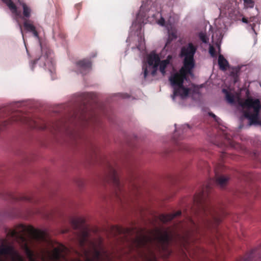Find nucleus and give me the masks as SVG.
<instances>
[{"label": "nucleus", "mask_w": 261, "mask_h": 261, "mask_svg": "<svg viewBox=\"0 0 261 261\" xmlns=\"http://www.w3.org/2000/svg\"><path fill=\"white\" fill-rule=\"evenodd\" d=\"M215 178L210 179L207 184L202 188V191L194 197V202L198 208L196 212L198 220L196 222L191 217H187V227L189 232L200 233V229L203 227L215 229L225 215L222 208L216 207L211 202H206V197L212 188L213 183L223 188L230 179L229 176L220 175L217 169H215Z\"/></svg>", "instance_id": "f257e3e1"}, {"label": "nucleus", "mask_w": 261, "mask_h": 261, "mask_svg": "<svg viewBox=\"0 0 261 261\" xmlns=\"http://www.w3.org/2000/svg\"><path fill=\"white\" fill-rule=\"evenodd\" d=\"M170 240V236L167 231H162L156 228L153 236L141 235L135 239V243L138 248H146L148 250L150 257L145 255V261H158L155 255L150 248L151 246H154L159 251L169 252L168 246Z\"/></svg>", "instance_id": "f03ea898"}, {"label": "nucleus", "mask_w": 261, "mask_h": 261, "mask_svg": "<svg viewBox=\"0 0 261 261\" xmlns=\"http://www.w3.org/2000/svg\"><path fill=\"white\" fill-rule=\"evenodd\" d=\"M84 220L80 218H71L70 223L74 230L80 229V234L78 236L79 244L82 248H84L85 245L89 243L93 247V250L91 252V257L89 255V251L84 249V254L86 261H103L105 258L108 257V254L102 246L101 243L99 244V248H97L95 245L88 240V231L83 228H81V226L84 223Z\"/></svg>", "instance_id": "7ed1b4c3"}, {"label": "nucleus", "mask_w": 261, "mask_h": 261, "mask_svg": "<svg viewBox=\"0 0 261 261\" xmlns=\"http://www.w3.org/2000/svg\"><path fill=\"white\" fill-rule=\"evenodd\" d=\"M197 47L192 42L188 43L183 46L180 50V56L184 58L183 66L179 70V72L185 74V72L189 73V75H193L192 70L195 67L194 55Z\"/></svg>", "instance_id": "20e7f679"}, {"label": "nucleus", "mask_w": 261, "mask_h": 261, "mask_svg": "<svg viewBox=\"0 0 261 261\" xmlns=\"http://www.w3.org/2000/svg\"><path fill=\"white\" fill-rule=\"evenodd\" d=\"M238 103L244 110V116L249 120V122L253 120L255 122L256 118L259 117L261 103L259 99L248 97L243 100L239 98Z\"/></svg>", "instance_id": "39448f33"}, {"label": "nucleus", "mask_w": 261, "mask_h": 261, "mask_svg": "<svg viewBox=\"0 0 261 261\" xmlns=\"http://www.w3.org/2000/svg\"><path fill=\"white\" fill-rule=\"evenodd\" d=\"M189 73L185 72V74L181 72H176L172 74L169 77V81L173 88V94L172 95V98L174 99L175 97L179 96L181 98L187 97L190 93V89L186 88L184 86L185 80H188L187 75Z\"/></svg>", "instance_id": "423d86ee"}, {"label": "nucleus", "mask_w": 261, "mask_h": 261, "mask_svg": "<svg viewBox=\"0 0 261 261\" xmlns=\"http://www.w3.org/2000/svg\"><path fill=\"white\" fill-rule=\"evenodd\" d=\"M238 0H227L219 6L220 15L233 20H240L242 16L239 8Z\"/></svg>", "instance_id": "0eeeda50"}, {"label": "nucleus", "mask_w": 261, "mask_h": 261, "mask_svg": "<svg viewBox=\"0 0 261 261\" xmlns=\"http://www.w3.org/2000/svg\"><path fill=\"white\" fill-rule=\"evenodd\" d=\"M108 173L105 180L108 183L113 185L117 197L121 200V195L123 192V188L120 181L118 175L116 170L110 165H108Z\"/></svg>", "instance_id": "6e6552de"}, {"label": "nucleus", "mask_w": 261, "mask_h": 261, "mask_svg": "<svg viewBox=\"0 0 261 261\" xmlns=\"http://www.w3.org/2000/svg\"><path fill=\"white\" fill-rule=\"evenodd\" d=\"M68 249L60 243H57V246L54 247L51 251H47L49 261H69L66 256Z\"/></svg>", "instance_id": "1a4fd4ad"}, {"label": "nucleus", "mask_w": 261, "mask_h": 261, "mask_svg": "<svg viewBox=\"0 0 261 261\" xmlns=\"http://www.w3.org/2000/svg\"><path fill=\"white\" fill-rule=\"evenodd\" d=\"M75 65L77 73L86 75L91 70L92 61L90 59H83L76 62Z\"/></svg>", "instance_id": "9d476101"}, {"label": "nucleus", "mask_w": 261, "mask_h": 261, "mask_svg": "<svg viewBox=\"0 0 261 261\" xmlns=\"http://www.w3.org/2000/svg\"><path fill=\"white\" fill-rule=\"evenodd\" d=\"M7 195H4V194H0V198H4L6 199H9L15 201H23L29 202L31 203H35L36 201L34 199L32 195H16L11 192H7Z\"/></svg>", "instance_id": "9b49d317"}, {"label": "nucleus", "mask_w": 261, "mask_h": 261, "mask_svg": "<svg viewBox=\"0 0 261 261\" xmlns=\"http://www.w3.org/2000/svg\"><path fill=\"white\" fill-rule=\"evenodd\" d=\"M160 58L158 55L151 53L147 57V62L149 66H151V74L154 76L157 72Z\"/></svg>", "instance_id": "f8f14e48"}, {"label": "nucleus", "mask_w": 261, "mask_h": 261, "mask_svg": "<svg viewBox=\"0 0 261 261\" xmlns=\"http://www.w3.org/2000/svg\"><path fill=\"white\" fill-rule=\"evenodd\" d=\"M42 55L39 57V58L36 59L34 61L35 63H37L38 61L40 60L42 62L44 66L51 62V58L50 57L51 51V50L46 48L42 47L41 46Z\"/></svg>", "instance_id": "ddd939ff"}, {"label": "nucleus", "mask_w": 261, "mask_h": 261, "mask_svg": "<svg viewBox=\"0 0 261 261\" xmlns=\"http://www.w3.org/2000/svg\"><path fill=\"white\" fill-rule=\"evenodd\" d=\"M181 215V212L180 211H178L175 213L169 214H161L159 216V219L160 221L163 223H166L169 221H171L174 218L179 216Z\"/></svg>", "instance_id": "4468645a"}, {"label": "nucleus", "mask_w": 261, "mask_h": 261, "mask_svg": "<svg viewBox=\"0 0 261 261\" xmlns=\"http://www.w3.org/2000/svg\"><path fill=\"white\" fill-rule=\"evenodd\" d=\"M23 27L24 29L29 32L33 33L34 37L39 38V34L35 27L33 25V22L30 20H25L23 22Z\"/></svg>", "instance_id": "2eb2a0df"}, {"label": "nucleus", "mask_w": 261, "mask_h": 261, "mask_svg": "<svg viewBox=\"0 0 261 261\" xmlns=\"http://www.w3.org/2000/svg\"><path fill=\"white\" fill-rule=\"evenodd\" d=\"M172 56L168 55L165 60L160 61L159 66V70L163 75H165L166 73V68L168 65L170 64L171 60H172Z\"/></svg>", "instance_id": "dca6fc26"}, {"label": "nucleus", "mask_w": 261, "mask_h": 261, "mask_svg": "<svg viewBox=\"0 0 261 261\" xmlns=\"http://www.w3.org/2000/svg\"><path fill=\"white\" fill-rule=\"evenodd\" d=\"M2 2L6 4L11 10L12 13L16 16H20V12L17 10L16 6L13 3L12 0H2Z\"/></svg>", "instance_id": "f3484780"}, {"label": "nucleus", "mask_w": 261, "mask_h": 261, "mask_svg": "<svg viewBox=\"0 0 261 261\" xmlns=\"http://www.w3.org/2000/svg\"><path fill=\"white\" fill-rule=\"evenodd\" d=\"M152 12H153V10H152V8H151V9H149L148 11L147 15L145 14L143 15V16L144 17H146V16L149 17L150 16H151L152 17L156 18L157 17V15H160V16H161V14L159 13V12H158L157 13H152ZM165 23L166 22H165L164 18L163 17L161 16L160 19L159 20H158V23L161 26H165Z\"/></svg>", "instance_id": "a211bd4d"}, {"label": "nucleus", "mask_w": 261, "mask_h": 261, "mask_svg": "<svg viewBox=\"0 0 261 261\" xmlns=\"http://www.w3.org/2000/svg\"><path fill=\"white\" fill-rule=\"evenodd\" d=\"M218 62L219 68L221 70L225 71L228 67L229 63L222 55H219Z\"/></svg>", "instance_id": "6ab92c4d"}, {"label": "nucleus", "mask_w": 261, "mask_h": 261, "mask_svg": "<svg viewBox=\"0 0 261 261\" xmlns=\"http://www.w3.org/2000/svg\"><path fill=\"white\" fill-rule=\"evenodd\" d=\"M222 92L225 94V98L226 101L230 104H234L236 100V96L231 92L227 89H223Z\"/></svg>", "instance_id": "aec40b11"}, {"label": "nucleus", "mask_w": 261, "mask_h": 261, "mask_svg": "<svg viewBox=\"0 0 261 261\" xmlns=\"http://www.w3.org/2000/svg\"><path fill=\"white\" fill-rule=\"evenodd\" d=\"M21 5L23 8V16H21L20 15V16L19 17H21L24 21L29 20L28 18L31 16V9L24 3H22Z\"/></svg>", "instance_id": "412c9836"}, {"label": "nucleus", "mask_w": 261, "mask_h": 261, "mask_svg": "<svg viewBox=\"0 0 261 261\" xmlns=\"http://www.w3.org/2000/svg\"><path fill=\"white\" fill-rule=\"evenodd\" d=\"M115 234L128 235L131 233L132 230L129 228H124L120 226H115L113 228Z\"/></svg>", "instance_id": "4be33fe9"}, {"label": "nucleus", "mask_w": 261, "mask_h": 261, "mask_svg": "<svg viewBox=\"0 0 261 261\" xmlns=\"http://www.w3.org/2000/svg\"><path fill=\"white\" fill-rule=\"evenodd\" d=\"M93 94L90 93H85L82 94V99L84 108L90 102V101L93 98Z\"/></svg>", "instance_id": "5701e85b"}, {"label": "nucleus", "mask_w": 261, "mask_h": 261, "mask_svg": "<svg viewBox=\"0 0 261 261\" xmlns=\"http://www.w3.org/2000/svg\"><path fill=\"white\" fill-rule=\"evenodd\" d=\"M176 38H177V35H176V32H173V31H171V32L169 31L168 38L167 42H166V45L170 44L172 40L176 39Z\"/></svg>", "instance_id": "b1692460"}, {"label": "nucleus", "mask_w": 261, "mask_h": 261, "mask_svg": "<svg viewBox=\"0 0 261 261\" xmlns=\"http://www.w3.org/2000/svg\"><path fill=\"white\" fill-rule=\"evenodd\" d=\"M198 37L199 39L204 43H207L208 42V38L206 36L205 33L201 32L198 34Z\"/></svg>", "instance_id": "393cba45"}, {"label": "nucleus", "mask_w": 261, "mask_h": 261, "mask_svg": "<svg viewBox=\"0 0 261 261\" xmlns=\"http://www.w3.org/2000/svg\"><path fill=\"white\" fill-rule=\"evenodd\" d=\"M244 7L245 8H252L254 6V2L253 0H244Z\"/></svg>", "instance_id": "a878e982"}, {"label": "nucleus", "mask_w": 261, "mask_h": 261, "mask_svg": "<svg viewBox=\"0 0 261 261\" xmlns=\"http://www.w3.org/2000/svg\"><path fill=\"white\" fill-rule=\"evenodd\" d=\"M85 112H86L85 110H82V111L81 112V116H79V115L77 114H75L74 115V119H79V120L86 119V118L84 116Z\"/></svg>", "instance_id": "bb28decb"}, {"label": "nucleus", "mask_w": 261, "mask_h": 261, "mask_svg": "<svg viewBox=\"0 0 261 261\" xmlns=\"http://www.w3.org/2000/svg\"><path fill=\"white\" fill-rule=\"evenodd\" d=\"M259 117L256 118L255 122H253L254 120L249 122V125L251 126L252 125H259L261 126V121L259 119Z\"/></svg>", "instance_id": "cd10ccee"}, {"label": "nucleus", "mask_w": 261, "mask_h": 261, "mask_svg": "<svg viewBox=\"0 0 261 261\" xmlns=\"http://www.w3.org/2000/svg\"><path fill=\"white\" fill-rule=\"evenodd\" d=\"M209 53L212 57H216V50L215 48L212 45L210 46Z\"/></svg>", "instance_id": "c85d7f7f"}, {"label": "nucleus", "mask_w": 261, "mask_h": 261, "mask_svg": "<svg viewBox=\"0 0 261 261\" xmlns=\"http://www.w3.org/2000/svg\"><path fill=\"white\" fill-rule=\"evenodd\" d=\"M143 75L144 77L146 79L148 75V67L146 65H143Z\"/></svg>", "instance_id": "c756f323"}, {"label": "nucleus", "mask_w": 261, "mask_h": 261, "mask_svg": "<svg viewBox=\"0 0 261 261\" xmlns=\"http://www.w3.org/2000/svg\"><path fill=\"white\" fill-rule=\"evenodd\" d=\"M14 120L16 121H20L22 123H29L28 120L27 119H25V118L24 119V118H20V117L16 118Z\"/></svg>", "instance_id": "7c9ffc66"}, {"label": "nucleus", "mask_w": 261, "mask_h": 261, "mask_svg": "<svg viewBox=\"0 0 261 261\" xmlns=\"http://www.w3.org/2000/svg\"><path fill=\"white\" fill-rule=\"evenodd\" d=\"M146 8V5L144 4H143L140 7L139 14L143 15V13H145Z\"/></svg>", "instance_id": "2f4dec72"}, {"label": "nucleus", "mask_w": 261, "mask_h": 261, "mask_svg": "<svg viewBox=\"0 0 261 261\" xmlns=\"http://www.w3.org/2000/svg\"><path fill=\"white\" fill-rule=\"evenodd\" d=\"M209 115L212 116L213 118H214V119H215V120L216 121H217V122H219V120L220 119L218 117H217V116H216L214 114H213V113L212 112H210L209 113Z\"/></svg>", "instance_id": "473e14b6"}, {"label": "nucleus", "mask_w": 261, "mask_h": 261, "mask_svg": "<svg viewBox=\"0 0 261 261\" xmlns=\"http://www.w3.org/2000/svg\"><path fill=\"white\" fill-rule=\"evenodd\" d=\"M173 15V13H170V17H169V18L168 20V22L169 24H171L172 23L174 22V20L172 19V15Z\"/></svg>", "instance_id": "72a5a7b5"}, {"label": "nucleus", "mask_w": 261, "mask_h": 261, "mask_svg": "<svg viewBox=\"0 0 261 261\" xmlns=\"http://www.w3.org/2000/svg\"><path fill=\"white\" fill-rule=\"evenodd\" d=\"M251 19H252V18H250V20H249V21H250H250H252V20H251ZM242 22H243L244 23H248V22H249V21H248V19H247V18H245V17H242Z\"/></svg>", "instance_id": "f704fd0d"}, {"label": "nucleus", "mask_w": 261, "mask_h": 261, "mask_svg": "<svg viewBox=\"0 0 261 261\" xmlns=\"http://www.w3.org/2000/svg\"><path fill=\"white\" fill-rule=\"evenodd\" d=\"M30 125H31V127H33V128H38V127H39V126H38V124L35 121H34V124H30Z\"/></svg>", "instance_id": "c9c22d12"}, {"label": "nucleus", "mask_w": 261, "mask_h": 261, "mask_svg": "<svg viewBox=\"0 0 261 261\" xmlns=\"http://www.w3.org/2000/svg\"><path fill=\"white\" fill-rule=\"evenodd\" d=\"M250 91L248 89H247L246 91V98H248V97H252L250 95Z\"/></svg>", "instance_id": "e433bc0d"}, {"label": "nucleus", "mask_w": 261, "mask_h": 261, "mask_svg": "<svg viewBox=\"0 0 261 261\" xmlns=\"http://www.w3.org/2000/svg\"><path fill=\"white\" fill-rule=\"evenodd\" d=\"M225 137L226 139L230 140V137L228 136L227 134H225Z\"/></svg>", "instance_id": "4c0bfd02"}, {"label": "nucleus", "mask_w": 261, "mask_h": 261, "mask_svg": "<svg viewBox=\"0 0 261 261\" xmlns=\"http://www.w3.org/2000/svg\"><path fill=\"white\" fill-rule=\"evenodd\" d=\"M255 25V24L254 23H253L252 24H251V28L253 30L254 32H255L254 28Z\"/></svg>", "instance_id": "58836bf2"}, {"label": "nucleus", "mask_w": 261, "mask_h": 261, "mask_svg": "<svg viewBox=\"0 0 261 261\" xmlns=\"http://www.w3.org/2000/svg\"><path fill=\"white\" fill-rule=\"evenodd\" d=\"M20 30H21V34H22V36H23V32H22V28H21V25H20Z\"/></svg>", "instance_id": "ea45409f"}, {"label": "nucleus", "mask_w": 261, "mask_h": 261, "mask_svg": "<svg viewBox=\"0 0 261 261\" xmlns=\"http://www.w3.org/2000/svg\"><path fill=\"white\" fill-rule=\"evenodd\" d=\"M46 126L45 125H44V126H42V127H41V129H45V128H46Z\"/></svg>", "instance_id": "a19ab883"}, {"label": "nucleus", "mask_w": 261, "mask_h": 261, "mask_svg": "<svg viewBox=\"0 0 261 261\" xmlns=\"http://www.w3.org/2000/svg\"><path fill=\"white\" fill-rule=\"evenodd\" d=\"M72 261H81L80 259H76Z\"/></svg>", "instance_id": "79ce46f5"}, {"label": "nucleus", "mask_w": 261, "mask_h": 261, "mask_svg": "<svg viewBox=\"0 0 261 261\" xmlns=\"http://www.w3.org/2000/svg\"><path fill=\"white\" fill-rule=\"evenodd\" d=\"M67 231H68V230H65V231H63V233H65V232H66Z\"/></svg>", "instance_id": "37998d69"}, {"label": "nucleus", "mask_w": 261, "mask_h": 261, "mask_svg": "<svg viewBox=\"0 0 261 261\" xmlns=\"http://www.w3.org/2000/svg\"><path fill=\"white\" fill-rule=\"evenodd\" d=\"M221 34L220 35L219 38H221Z\"/></svg>", "instance_id": "c03bdc74"}]
</instances>
